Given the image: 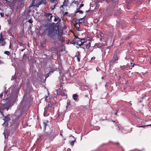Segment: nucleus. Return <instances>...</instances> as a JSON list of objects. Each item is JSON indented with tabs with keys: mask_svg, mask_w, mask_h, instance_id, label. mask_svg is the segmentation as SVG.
<instances>
[{
	"mask_svg": "<svg viewBox=\"0 0 151 151\" xmlns=\"http://www.w3.org/2000/svg\"><path fill=\"white\" fill-rule=\"evenodd\" d=\"M59 32V29L58 27L57 29H52L50 28L48 31V35L53 41V42L55 45L60 44L59 42L61 41L60 39L57 37V34Z\"/></svg>",
	"mask_w": 151,
	"mask_h": 151,
	"instance_id": "f257e3e1",
	"label": "nucleus"
},
{
	"mask_svg": "<svg viewBox=\"0 0 151 151\" xmlns=\"http://www.w3.org/2000/svg\"><path fill=\"white\" fill-rule=\"evenodd\" d=\"M32 2L30 5V7H38L40 5L44 3V4H45L42 0H31Z\"/></svg>",
	"mask_w": 151,
	"mask_h": 151,
	"instance_id": "f03ea898",
	"label": "nucleus"
},
{
	"mask_svg": "<svg viewBox=\"0 0 151 151\" xmlns=\"http://www.w3.org/2000/svg\"><path fill=\"white\" fill-rule=\"evenodd\" d=\"M56 104L55 102H52L50 101L49 103L47 106L46 107H48V109L49 110V111L50 112H52L54 110L55 105Z\"/></svg>",
	"mask_w": 151,
	"mask_h": 151,
	"instance_id": "7ed1b4c3",
	"label": "nucleus"
},
{
	"mask_svg": "<svg viewBox=\"0 0 151 151\" xmlns=\"http://www.w3.org/2000/svg\"><path fill=\"white\" fill-rule=\"evenodd\" d=\"M9 90L10 91H11V93L12 95L17 94L19 91V89L16 86H11L9 88Z\"/></svg>",
	"mask_w": 151,
	"mask_h": 151,
	"instance_id": "20e7f679",
	"label": "nucleus"
},
{
	"mask_svg": "<svg viewBox=\"0 0 151 151\" xmlns=\"http://www.w3.org/2000/svg\"><path fill=\"white\" fill-rule=\"evenodd\" d=\"M9 108V106L8 104L6 103L5 104L0 103V113L1 114V110L6 109L8 111Z\"/></svg>",
	"mask_w": 151,
	"mask_h": 151,
	"instance_id": "39448f33",
	"label": "nucleus"
},
{
	"mask_svg": "<svg viewBox=\"0 0 151 151\" xmlns=\"http://www.w3.org/2000/svg\"><path fill=\"white\" fill-rule=\"evenodd\" d=\"M53 17L55 18L54 21L55 22L57 21L58 20V22L56 23L55 27V29H57L58 27V29H59V27L60 26V22L61 21L60 19L58 17H55L53 16Z\"/></svg>",
	"mask_w": 151,
	"mask_h": 151,
	"instance_id": "423d86ee",
	"label": "nucleus"
},
{
	"mask_svg": "<svg viewBox=\"0 0 151 151\" xmlns=\"http://www.w3.org/2000/svg\"><path fill=\"white\" fill-rule=\"evenodd\" d=\"M0 43L1 44V46H4L6 44L5 38L2 33L0 35Z\"/></svg>",
	"mask_w": 151,
	"mask_h": 151,
	"instance_id": "0eeeda50",
	"label": "nucleus"
},
{
	"mask_svg": "<svg viewBox=\"0 0 151 151\" xmlns=\"http://www.w3.org/2000/svg\"><path fill=\"white\" fill-rule=\"evenodd\" d=\"M52 14L51 13H44V16L47 19L48 22H51L52 18L53 17V16Z\"/></svg>",
	"mask_w": 151,
	"mask_h": 151,
	"instance_id": "6e6552de",
	"label": "nucleus"
},
{
	"mask_svg": "<svg viewBox=\"0 0 151 151\" xmlns=\"http://www.w3.org/2000/svg\"><path fill=\"white\" fill-rule=\"evenodd\" d=\"M78 40L76 41L73 42V43L74 45H76L78 46L77 48H78L80 46L83 45V42H81L79 38H77Z\"/></svg>",
	"mask_w": 151,
	"mask_h": 151,
	"instance_id": "1a4fd4ad",
	"label": "nucleus"
},
{
	"mask_svg": "<svg viewBox=\"0 0 151 151\" xmlns=\"http://www.w3.org/2000/svg\"><path fill=\"white\" fill-rule=\"evenodd\" d=\"M118 59V56L117 55L114 54L113 59L109 62L110 65L113 64L114 63L116 62Z\"/></svg>",
	"mask_w": 151,
	"mask_h": 151,
	"instance_id": "9d476101",
	"label": "nucleus"
},
{
	"mask_svg": "<svg viewBox=\"0 0 151 151\" xmlns=\"http://www.w3.org/2000/svg\"><path fill=\"white\" fill-rule=\"evenodd\" d=\"M129 67V65L127 64L126 65H123V66H120V69L123 71H125L126 70H128V68Z\"/></svg>",
	"mask_w": 151,
	"mask_h": 151,
	"instance_id": "9b49d317",
	"label": "nucleus"
},
{
	"mask_svg": "<svg viewBox=\"0 0 151 151\" xmlns=\"http://www.w3.org/2000/svg\"><path fill=\"white\" fill-rule=\"evenodd\" d=\"M44 116H47L49 115V114L48 113V111L49 110L48 109V107H45L44 109Z\"/></svg>",
	"mask_w": 151,
	"mask_h": 151,
	"instance_id": "f8f14e48",
	"label": "nucleus"
},
{
	"mask_svg": "<svg viewBox=\"0 0 151 151\" xmlns=\"http://www.w3.org/2000/svg\"><path fill=\"white\" fill-rule=\"evenodd\" d=\"M9 1L7 0H0V3L2 4H4L6 5L8 4L9 3Z\"/></svg>",
	"mask_w": 151,
	"mask_h": 151,
	"instance_id": "ddd939ff",
	"label": "nucleus"
},
{
	"mask_svg": "<svg viewBox=\"0 0 151 151\" xmlns=\"http://www.w3.org/2000/svg\"><path fill=\"white\" fill-rule=\"evenodd\" d=\"M24 3L22 2L19 4L17 5V8L19 9L22 8L24 7Z\"/></svg>",
	"mask_w": 151,
	"mask_h": 151,
	"instance_id": "4468645a",
	"label": "nucleus"
},
{
	"mask_svg": "<svg viewBox=\"0 0 151 151\" xmlns=\"http://www.w3.org/2000/svg\"><path fill=\"white\" fill-rule=\"evenodd\" d=\"M4 118L3 119L4 120V122H8L10 120L9 116H6L4 117Z\"/></svg>",
	"mask_w": 151,
	"mask_h": 151,
	"instance_id": "2eb2a0df",
	"label": "nucleus"
},
{
	"mask_svg": "<svg viewBox=\"0 0 151 151\" xmlns=\"http://www.w3.org/2000/svg\"><path fill=\"white\" fill-rule=\"evenodd\" d=\"M77 53V54L75 57L77 58L78 61L79 62L80 61V54L79 52H78Z\"/></svg>",
	"mask_w": 151,
	"mask_h": 151,
	"instance_id": "dca6fc26",
	"label": "nucleus"
},
{
	"mask_svg": "<svg viewBox=\"0 0 151 151\" xmlns=\"http://www.w3.org/2000/svg\"><path fill=\"white\" fill-rule=\"evenodd\" d=\"M86 47L87 49H89L91 46V43L89 41L88 42H86Z\"/></svg>",
	"mask_w": 151,
	"mask_h": 151,
	"instance_id": "f3484780",
	"label": "nucleus"
},
{
	"mask_svg": "<svg viewBox=\"0 0 151 151\" xmlns=\"http://www.w3.org/2000/svg\"><path fill=\"white\" fill-rule=\"evenodd\" d=\"M48 122V121H45L43 122V124H44V130H45L46 126L47 125V123Z\"/></svg>",
	"mask_w": 151,
	"mask_h": 151,
	"instance_id": "a211bd4d",
	"label": "nucleus"
},
{
	"mask_svg": "<svg viewBox=\"0 0 151 151\" xmlns=\"http://www.w3.org/2000/svg\"><path fill=\"white\" fill-rule=\"evenodd\" d=\"M68 1H66V0H65L63 2V5L62 6H68Z\"/></svg>",
	"mask_w": 151,
	"mask_h": 151,
	"instance_id": "6ab92c4d",
	"label": "nucleus"
},
{
	"mask_svg": "<svg viewBox=\"0 0 151 151\" xmlns=\"http://www.w3.org/2000/svg\"><path fill=\"white\" fill-rule=\"evenodd\" d=\"M78 97V96L76 94H74L73 95V98L75 101L77 99Z\"/></svg>",
	"mask_w": 151,
	"mask_h": 151,
	"instance_id": "aec40b11",
	"label": "nucleus"
},
{
	"mask_svg": "<svg viewBox=\"0 0 151 151\" xmlns=\"http://www.w3.org/2000/svg\"><path fill=\"white\" fill-rule=\"evenodd\" d=\"M45 136V135H39V138L41 139H43Z\"/></svg>",
	"mask_w": 151,
	"mask_h": 151,
	"instance_id": "412c9836",
	"label": "nucleus"
},
{
	"mask_svg": "<svg viewBox=\"0 0 151 151\" xmlns=\"http://www.w3.org/2000/svg\"><path fill=\"white\" fill-rule=\"evenodd\" d=\"M76 139L74 140V141H72L70 142V143L71 145L72 146H73L74 144V143L75 142H76Z\"/></svg>",
	"mask_w": 151,
	"mask_h": 151,
	"instance_id": "4be33fe9",
	"label": "nucleus"
},
{
	"mask_svg": "<svg viewBox=\"0 0 151 151\" xmlns=\"http://www.w3.org/2000/svg\"><path fill=\"white\" fill-rule=\"evenodd\" d=\"M78 12H79L81 14H82L83 13V12L82 10H78L76 11V12L75 13H76Z\"/></svg>",
	"mask_w": 151,
	"mask_h": 151,
	"instance_id": "5701e85b",
	"label": "nucleus"
},
{
	"mask_svg": "<svg viewBox=\"0 0 151 151\" xmlns=\"http://www.w3.org/2000/svg\"><path fill=\"white\" fill-rule=\"evenodd\" d=\"M58 33L57 34V36L58 37L57 38L60 39L62 37V35L61 34H58Z\"/></svg>",
	"mask_w": 151,
	"mask_h": 151,
	"instance_id": "b1692460",
	"label": "nucleus"
},
{
	"mask_svg": "<svg viewBox=\"0 0 151 151\" xmlns=\"http://www.w3.org/2000/svg\"><path fill=\"white\" fill-rule=\"evenodd\" d=\"M4 53L8 55H9L10 54V53L9 51H5L4 52Z\"/></svg>",
	"mask_w": 151,
	"mask_h": 151,
	"instance_id": "393cba45",
	"label": "nucleus"
},
{
	"mask_svg": "<svg viewBox=\"0 0 151 151\" xmlns=\"http://www.w3.org/2000/svg\"><path fill=\"white\" fill-rule=\"evenodd\" d=\"M81 40V42H83V44L84 43L86 42V40L85 39H82L81 40Z\"/></svg>",
	"mask_w": 151,
	"mask_h": 151,
	"instance_id": "a878e982",
	"label": "nucleus"
},
{
	"mask_svg": "<svg viewBox=\"0 0 151 151\" xmlns=\"http://www.w3.org/2000/svg\"><path fill=\"white\" fill-rule=\"evenodd\" d=\"M16 77V75H14V76H12V78H11V80L12 81L13 80H14L15 78Z\"/></svg>",
	"mask_w": 151,
	"mask_h": 151,
	"instance_id": "bb28decb",
	"label": "nucleus"
},
{
	"mask_svg": "<svg viewBox=\"0 0 151 151\" xmlns=\"http://www.w3.org/2000/svg\"><path fill=\"white\" fill-rule=\"evenodd\" d=\"M86 16H86L84 17H83V18H81V19H80V21H82L81 22H84L85 20V19H84V17H85Z\"/></svg>",
	"mask_w": 151,
	"mask_h": 151,
	"instance_id": "cd10ccee",
	"label": "nucleus"
},
{
	"mask_svg": "<svg viewBox=\"0 0 151 151\" xmlns=\"http://www.w3.org/2000/svg\"><path fill=\"white\" fill-rule=\"evenodd\" d=\"M136 65L134 63H131V67H134V65Z\"/></svg>",
	"mask_w": 151,
	"mask_h": 151,
	"instance_id": "c85d7f7f",
	"label": "nucleus"
},
{
	"mask_svg": "<svg viewBox=\"0 0 151 151\" xmlns=\"http://www.w3.org/2000/svg\"><path fill=\"white\" fill-rule=\"evenodd\" d=\"M55 7V5H54L53 6H51L50 7V9H52V10L54 9Z\"/></svg>",
	"mask_w": 151,
	"mask_h": 151,
	"instance_id": "c756f323",
	"label": "nucleus"
},
{
	"mask_svg": "<svg viewBox=\"0 0 151 151\" xmlns=\"http://www.w3.org/2000/svg\"><path fill=\"white\" fill-rule=\"evenodd\" d=\"M101 44L100 43H96V44H95V45H96V46H98V47H99V46H100L101 45H101Z\"/></svg>",
	"mask_w": 151,
	"mask_h": 151,
	"instance_id": "7c9ffc66",
	"label": "nucleus"
},
{
	"mask_svg": "<svg viewBox=\"0 0 151 151\" xmlns=\"http://www.w3.org/2000/svg\"><path fill=\"white\" fill-rule=\"evenodd\" d=\"M109 83H106L105 86V87H107L109 86Z\"/></svg>",
	"mask_w": 151,
	"mask_h": 151,
	"instance_id": "2f4dec72",
	"label": "nucleus"
},
{
	"mask_svg": "<svg viewBox=\"0 0 151 151\" xmlns=\"http://www.w3.org/2000/svg\"><path fill=\"white\" fill-rule=\"evenodd\" d=\"M0 14L2 17H3L4 16V14L3 13H1Z\"/></svg>",
	"mask_w": 151,
	"mask_h": 151,
	"instance_id": "473e14b6",
	"label": "nucleus"
},
{
	"mask_svg": "<svg viewBox=\"0 0 151 151\" xmlns=\"http://www.w3.org/2000/svg\"><path fill=\"white\" fill-rule=\"evenodd\" d=\"M27 22L30 23H32V21L31 19L29 20Z\"/></svg>",
	"mask_w": 151,
	"mask_h": 151,
	"instance_id": "72a5a7b5",
	"label": "nucleus"
},
{
	"mask_svg": "<svg viewBox=\"0 0 151 151\" xmlns=\"http://www.w3.org/2000/svg\"><path fill=\"white\" fill-rule=\"evenodd\" d=\"M3 96V94L1 93L0 94V101L1 99L2 96Z\"/></svg>",
	"mask_w": 151,
	"mask_h": 151,
	"instance_id": "f704fd0d",
	"label": "nucleus"
},
{
	"mask_svg": "<svg viewBox=\"0 0 151 151\" xmlns=\"http://www.w3.org/2000/svg\"><path fill=\"white\" fill-rule=\"evenodd\" d=\"M57 1V0H51V2L52 3H54L56 2Z\"/></svg>",
	"mask_w": 151,
	"mask_h": 151,
	"instance_id": "c9c22d12",
	"label": "nucleus"
},
{
	"mask_svg": "<svg viewBox=\"0 0 151 151\" xmlns=\"http://www.w3.org/2000/svg\"><path fill=\"white\" fill-rule=\"evenodd\" d=\"M8 91H5V93H4V96H6V95H7V93Z\"/></svg>",
	"mask_w": 151,
	"mask_h": 151,
	"instance_id": "e433bc0d",
	"label": "nucleus"
},
{
	"mask_svg": "<svg viewBox=\"0 0 151 151\" xmlns=\"http://www.w3.org/2000/svg\"><path fill=\"white\" fill-rule=\"evenodd\" d=\"M78 24H81L82 22L80 20V19H79V20H78Z\"/></svg>",
	"mask_w": 151,
	"mask_h": 151,
	"instance_id": "4c0bfd02",
	"label": "nucleus"
},
{
	"mask_svg": "<svg viewBox=\"0 0 151 151\" xmlns=\"http://www.w3.org/2000/svg\"><path fill=\"white\" fill-rule=\"evenodd\" d=\"M8 21V23L9 24H10L11 23V19H10Z\"/></svg>",
	"mask_w": 151,
	"mask_h": 151,
	"instance_id": "58836bf2",
	"label": "nucleus"
},
{
	"mask_svg": "<svg viewBox=\"0 0 151 151\" xmlns=\"http://www.w3.org/2000/svg\"><path fill=\"white\" fill-rule=\"evenodd\" d=\"M83 6H84V4H81L80 5V7H81V8L82 7H83Z\"/></svg>",
	"mask_w": 151,
	"mask_h": 151,
	"instance_id": "ea45409f",
	"label": "nucleus"
},
{
	"mask_svg": "<svg viewBox=\"0 0 151 151\" xmlns=\"http://www.w3.org/2000/svg\"><path fill=\"white\" fill-rule=\"evenodd\" d=\"M81 8V7H80V6H79V7H78V8L77 9L76 11H77L78 10H80V9Z\"/></svg>",
	"mask_w": 151,
	"mask_h": 151,
	"instance_id": "a19ab883",
	"label": "nucleus"
},
{
	"mask_svg": "<svg viewBox=\"0 0 151 151\" xmlns=\"http://www.w3.org/2000/svg\"><path fill=\"white\" fill-rule=\"evenodd\" d=\"M48 98V96H46L45 97V101H46L47 100V98Z\"/></svg>",
	"mask_w": 151,
	"mask_h": 151,
	"instance_id": "79ce46f5",
	"label": "nucleus"
},
{
	"mask_svg": "<svg viewBox=\"0 0 151 151\" xmlns=\"http://www.w3.org/2000/svg\"><path fill=\"white\" fill-rule=\"evenodd\" d=\"M91 12V10H88L87 11H86V12L87 13V12Z\"/></svg>",
	"mask_w": 151,
	"mask_h": 151,
	"instance_id": "37998d69",
	"label": "nucleus"
},
{
	"mask_svg": "<svg viewBox=\"0 0 151 151\" xmlns=\"http://www.w3.org/2000/svg\"><path fill=\"white\" fill-rule=\"evenodd\" d=\"M76 28V29H77V30H78V31L79 30V27H77Z\"/></svg>",
	"mask_w": 151,
	"mask_h": 151,
	"instance_id": "c03bdc74",
	"label": "nucleus"
},
{
	"mask_svg": "<svg viewBox=\"0 0 151 151\" xmlns=\"http://www.w3.org/2000/svg\"><path fill=\"white\" fill-rule=\"evenodd\" d=\"M62 42H64L65 41V39H63V38H62Z\"/></svg>",
	"mask_w": 151,
	"mask_h": 151,
	"instance_id": "a18cd8bd",
	"label": "nucleus"
},
{
	"mask_svg": "<svg viewBox=\"0 0 151 151\" xmlns=\"http://www.w3.org/2000/svg\"><path fill=\"white\" fill-rule=\"evenodd\" d=\"M19 45L21 46H22L23 45V44L22 43H20L19 44Z\"/></svg>",
	"mask_w": 151,
	"mask_h": 151,
	"instance_id": "49530a36",
	"label": "nucleus"
},
{
	"mask_svg": "<svg viewBox=\"0 0 151 151\" xmlns=\"http://www.w3.org/2000/svg\"><path fill=\"white\" fill-rule=\"evenodd\" d=\"M9 49L11 48V43H10V45L9 46Z\"/></svg>",
	"mask_w": 151,
	"mask_h": 151,
	"instance_id": "de8ad7c7",
	"label": "nucleus"
},
{
	"mask_svg": "<svg viewBox=\"0 0 151 151\" xmlns=\"http://www.w3.org/2000/svg\"><path fill=\"white\" fill-rule=\"evenodd\" d=\"M145 127V126H139V127Z\"/></svg>",
	"mask_w": 151,
	"mask_h": 151,
	"instance_id": "09e8293b",
	"label": "nucleus"
},
{
	"mask_svg": "<svg viewBox=\"0 0 151 151\" xmlns=\"http://www.w3.org/2000/svg\"><path fill=\"white\" fill-rule=\"evenodd\" d=\"M22 103H23V101L21 102V105H20L21 106L22 105Z\"/></svg>",
	"mask_w": 151,
	"mask_h": 151,
	"instance_id": "8fccbe9b",
	"label": "nucleus"
},
{
	"mask_svg": "<svg viewBox=\"0 0 151 151\" xmlns=\"http://www.w3.org/2000/svg\"><path fill=\"white\" fill-rule=\"evenodd\" d=\"M24 50H25V48H24V49H22V50H21V51L22 52H23V51H24Z\"/></svg>",
	"mask_w": 151,
	"mask_h": 151,
	"instance_id": "3c124183",
	"label": "nucleus"
},
{
	"mask_svg": "<svg viewBox=\"0 0 151 151\" xmlns=\"http://www.w3.org/2000/svg\"><path fill=\"white\" fill-rule=\"evenodd\" d=\"M117 112H118V111H116V113H115V115H116L117 114Z\"/></svg>",
	"mask_w": 151,
	"mask_h": 151,
	"instance_id": "603ef678",
	"label": "nucleus"
},
{
	"mask_svg": "<svg viewBox=\"0 0 151 151\" xmlns=\"http://www.w3.org/2000/svg\"><path fill=\"white\" fill-rule=\"evenodd\" d=\"M129 68L130 69H132V67L131 68L130 67H129Z\"/></svg>",
	"mask_w": 151,
	"mask_h": 151,
	"instance_id": "864d4df0",
	"label": "nucleus"
},
{
	"mask_svg": "<svg viewBox=\"0 0 151 151\" xmlns=\"http://www.w3.org/2000/svg\"><path fill=\"white\" fill-rule=\"evenodd\" d=\"M65 93H63L62 94V95H65Z\"/></svg>",
	"mask_w": 151,
	"mask_h": 151,
	"instance_id": "5fc2aeb1",
	"label": "nucleus"
},
{
	"mask_svg": "<svg viewBox=\"0 0 151 151\" xmlns=\"http://www.w3.org/2000/svg\"><path fill=\"white\" fill-rule=\"evenodd\" d=\"M136 16H134V19H136Z\"/></svg>",
	"mask_w": 151,
	"mask_h": 151,
	"instance_id": "6e6d98bb",
	"label": "nucleus"
},
{
	"mask_svg": "<svg viewBox=\"0 0 151 151\" xmlns=\"http://www.w3.org/2000/svg\"><path fill=\"white\" fill-rule=\"evenodd\" d=\"M151 126V124H150V125H146V126Z\"/></svg>",
	"mask_w": 151,
	"mask_h": 151,
	"instance_id": "4d7b16f0",
	"label": "nucleus"
},
{
	"mask_svg": "<svg viewBox=\"0 0 151 151\" xmlns=\"http://www.w3.org/2000/svg\"><path fill=\"white\" fill-rule=\"evenodd\" d=\"M19 0L20 1H24V0Z\"/></svg>",
	"mask_w": 151,
	"mask_h": 151,
	"instance_id": "13d9d810",
	"label": "nucleus"
},
{
	"mask_svg": "<svg viewBox=\"0 0 151 151\" xmlns=\"http://www.w3.org/2000/svg\"><path fill=\"white\" fill-rule=\"evenodd\" d=\"M116 144H119V143H118V142L116 143Z\"/></svg>",
	"mask_w": 151,
	"mask_h": 151,
	"instance_id": "bf43d9fd",
	"label": "nucleus"
},
{
	"mask_svg": "<svg viewBox=\"0 0 151 151\" xmlns=\"http://www.w3.org/2000/svg\"><path fill=\"white\" fill-rule=\"evenodd\" d=\"M78 3L77 2V1H76L75 2V3L76 4V3Z\"/></svg>",
	"mask_w": 151,
	"mask_h": 151,
	"instance_id": "052dcab7",
	"label": "nucleus"
},
{
	"mask_svg": "<svg viewBox=\"0 0 151 151\" xmlns=\"http://www.w3.org/2000/svg\"><path fill=\"white\" fill-rule=\"evenodd\" d=\"M139 102H141V100H140L139 101Z\"/></svg>",
	"mask_w": 151,
	"mask_h": 151,
	"instance_id": "680f3d73",
	"label": "nucleus"
},
{
	"mask_svg": "<svg viewBox=\"0 0 151 151\" xmlns=\"http://www.w3.org/2000/svg\"><path fill=\"white\" fill-rule=\"evenodd\" d=\"M61 134V136H62V134Z\"/></svg>",
	"mask_w": 151,
	"mask_h": 151,
	"instance_id": "e2e57ef3",
	"label": "nucleus"
},
{
	"mask_svg": "<svg viewBox=\"0 0 151 151\" xmlns=\"http://www.w3.org/2000/svg\"><path fill=\"white\" fill-rule=\"evenodd\" d=\"M61 134V136H62V134Z\"/></svg>",
	"mask_w": 151,
	"mask_h": 151,
	"instance_id": "0e129e2a",
	"label": "nucleus"
},
{
	"mask_svg": "<svg viewBox=\"0 0 151 151\" xmlns=\"http://www.w3.org/2000/svg\"><path fill=\"white\" fill-rule=\"evenodd\" d=\"M4 136H5V137H6V136L5 135H4Z\"/></svg>",
	"mask_w": 151,
	"mask_h": 151,
	"instance_id": "69168bd1",
	"label": "nucleus"
}]
</instances>
